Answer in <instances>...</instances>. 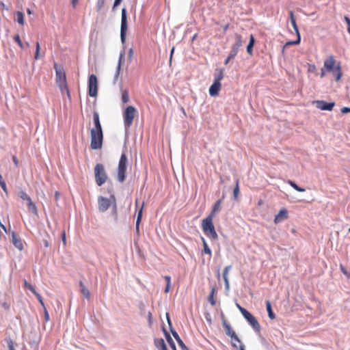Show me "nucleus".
Returning <instances> with one entry per match:
<instances>
[{"mask_svg": "<svg viewBox=\"0 0 350 350\" xmlns=\"http://www.w3.org/2000/svg\"><path fill=\"white\" fill-rule=\"evenodd\" d=\"M202 243H203V251H202V252L204 253V254H208L209 256H211V254H212L211 250L209 248V247H208L206 240L204 239V238L202 237Z\"/></svg>", "mask_w": 350, "mask_h": 350, "instance_id": "nucleus-30", "label": "nucleus"}, {"mask_svg": "<svg viewBox=\"0 0 350 350\" xmlns=\"http://www.w3.org/2000/svg\"><path fill=\"white\" fill-rule=\"evenodd\" d=\"M111 205V200L107 198L100 197L98 198V208L100 211H107Z\"/></svg>", "mask_w": 350, "mask_h": 350, "instance_id": "nucleus-13", "label": "nucleus"}, {"mask_svg": "<svg viewBox=\"0 0 350 350\" xmlns=\"http://www.w3.org/2000/svg\"><path fill=\"white\" fill-rule=\"evenodd\" d=\"M266 308H267V311L268 312L269 317L271 319H272V320L275 319V314L273 313V312L272 310L271 304V302L269 301H266Z\"/></svg>", "mask_w": 350, "mask_h": 350, "instance_id": "nucleus-27", "label": "nucleus"}, {"mask_svg": "<svg viewBox=\"0 0 350 350\" xmlns=\"http://www.w3.org/2000/svg\"><path fill=\"white\" fill-rule=\"evenodd\" d=\"M170 287H171V284H166V286H165V288L164 290V292L165 293H168L170 289Z\"/></svg>", "mask_w": 350, "mask_h": 350, "instance_id": "nucleus-55", "label": "nucleus"}, {"mask_svg": "<svg viewBox=\"0 0 350 350\" xmlns=\"http://www.w3.org/2000/svg\"><path fill=\"white\" fill-rule=\"evenodd\" d=\"M0 185H1V188L3 189V190L5 193H7L8 191H7L6 184H5V181L3 180L2 176L1 174H0Z\"/></svg>", "mask_w": 350, "mask_h": 350, "instance_id": "nucleus-45", "label": "nucleus"}, {"mask_svg": "<svg viewBox=\"0 0 350 350\" xmlns=\"http://www.w3.org/2000/svg\"><path fill=\"white\" fill-rule=\"evenodd\" d=\"M34 295H36V297H37V299H38L39 301L42 300V298L41 295L39 293L36 292V293H34Z\"/></svg>", "mask_w": 350, "mask_h": 350, "instance_id": "nucleus-61", "label": "nucleus"}, {"mask_svg": "<svg viewBox=\"0 0 350 350\" xmlns=\"http://www.w3.org/2000/svg\"><path fill=\"white\" fill-rule=\"evenodd\" d=\"M345 21L347 25V31L350 34V18L348 16H345Z\"/></svg>", "mask_w": 350, "mask_h": 350, "instance_id": "nucleus-49", "label": "nucleus"}, {"mask_svg": "<svg viewBox=\"0 0 350 350\" xmlns=\"http://www.w3.org/2000/svg\"><path fill=\"white\" fill-rule=\"evenodd\" d=\"M25 287L29 289L33 294L36 293V291L32 286V285L27 282L26 280H24Z\"/></svg>", "mask_w": 350, "mask_h": 350, "instance_id": "nucleus-44", "label": "nucleus"}, {"mask_svg": "<svg viewBox=\"0 0 350 350\" xmlns=\"http://www.w3.org/2000/svg\"><path fill=\"white\" fill-rule=\"evenodd\" d=\"M228 27H229V25H228V24L226 25L224 27V28H223L224 31V32H225V31H227V29H228Z\"/></svg>", "mask_w": 350, "mask_h": 350, "instance_id": "nucleus-63", "label": "nucleus"}, {"mask_svg": "<svg viewBox=\"0 0 350 350\" xmlns=\"http://www.w3.org/2000/svg\"><path fill=\"white\" fill-rule=\"evenodd\" d=\"M326 72H327L325 69L324 68V66L321 69V74H320V76L321 78H323L325 75H326Z\"/></svg>", "mask_w": 350, "mask_h": 350, "instance_id": "nucleus-51", "label": "nucleus"}, {"mask_svg": "<svg viewBox=\"0 0 350 350\" xmlns=\"http://www.w3.org/2000/svg\"><path fill=\"white\" fill-rule=\"evenodd\" d=\"M127 157L124 152L121 154L118 167V180L122 183L125 180L126 171Z\"/></svg>", "mask_w": 350, "mask_h": 350, "instance_id": "nucleus-7", "label": "nucleus"}, {"mask_svg": "<svg viewBox=\"0 0 350 350\" xmlns=\"http://www.w3.org/2000/svg\"><path fill=\"white\" fill-rule=\"evenodd\" d=\"M121 58H122V56H120V59H119V62H118V66H117V70H116V77L117 78L120 74V68H121Z\"/></svg>", "mask_w": 350, "mask_h": 350, "instance_id": "nucleus-48", "label": "nucleus"}, {"mask_svg": "<svg viewBox=\"0 0 350 350\" xmlns=\"http://www.w3.org/2000/svg\"><path fill=\"white\" fill-rule=\"evenodd\" d=\"M144 206V203H143L141 208L139 209V211H138V213H137V217L136 225H135V231L138 235L139 234V224H140L142 217V211H143Z\"/></svg>", "mask_w": 350, "mask_h": 350, "instance_id": "nucleus-21", "label": "nucleus"}, {"mask_svg": "<svg viewBox=\"0 0 350 350\" xmlns=\"http://www.w3.org/2000/svg\"><path fill=\"white\" fill-rule=\"evenodd\" d=\"M122 0H115L113 5V10H114L118 5H120Z\"/></svg>", "mask_w": 350, "mask_h": 350, "instance_id": "nucleus-53", "label": "nucleus"}, {"mask_svg": "<svg viewBox=\"0 0 350 350\" xmlns=\"http://www.w3.org/2000/svg\"><path fill=\"white\" fill-rule=\"evenodd\" d=\"M91 143L90 146L92 149L98 150L102 148L103 135V131H90Z\"/></svg>", "mask_w": 350, "mask_h": 350, "instance_id": "nucleus-6", "label": "nucleus"}, {"mask_svg": "<svg viewBox=\"0 0 350 350\" xmlns=\"http://www.w3.org/2000/svg\"><path fill=\"white\" fill-rule=\"evenodd\" d=\"M129 59L130 60H131V59L133 58V49L132 48H131L129 50Z\"/></svg>", "mask_w": 350, "mask_h": 350, "instance_id": "nucleus-52", "label": "nucleus"}, {"mask_svg": "<svg viewBox=\"0 0 350 350\" xmlns=\"http://www.w3.org/2000/svg\"><path fill=\"white\" fill-rule=\"evenodd\" d=\"M340 269L348 278H350V273L347 271L342 264L340 265Z\"/></svg>", "mask_w": 350, "mask_h": 350, "instance_id": "nucleus-46", "label": "nucleus"}, {"mask_svg": "<svg viewBox=\"0 0 350 350\" xmlns=\"http://www.w3.org/2000/svg\"><path fill=\"white\" fill-rule=\"evenodd\" d=\"M236 185L233 190V197L235 200H237L239 195V180L237 178L236 180Z\"/></svg>", "mask_w": 350, "mask_h": 350, "instance_id": "nucleus-31", "label": "nucleus"}, {"mask_svg": "<svg viewBox=\"0 0 350 350\" xmlns=\"http://www.w3.org/2000/svg\"><path fill=\"white\" fill-rule=\"evenodd\" d=\"M14 20L18 22L20 25H24L25 20H24V14L21 12H16L14 14Z\"/></svg>", "mask_w": 350, "mask_h": 350, "instance_id": "nucleus-24", "label": "nucleus"}, {"mask_svg": "<svg viewBox=\"0 0 350 350\" xmlns=\"http://www.w3.org/2000/svg\"><path fill=\"white\" fill-rule=\"evenodd\" d=\"M231 267H232L231 265L226 266L224 268V272H223V278H224V280L225 282V286H226V288H229V281H228V272L230 270Z\"/></svg>", "mask_w": 350, "mask_h": 350, "instance_id": "nucleus-23", "label": "nucleus"}, {"mask_svg": "<svg viewBox=\"0 0 350 350\" xmlns=\"http://www.w3.org/2000/svg\"><path fill=\"white\" fill-rule=\"evenodd\" d=\"M237 306L242 314H243V311L247 310L244 308L241 307L239 304H237Z\"/></svg>", "mask_w": 350, "mask_h": 350, "instance_id": "nucleus-57", "label": "nucleus"}, {"mask_svg": "<svg viewBox=\"0 0 350 350\" xmlns=\"http://www.w3.org/2000/svg\"><path fill=\"white\" fill-rule=\"evenodd\" d=\"M288 184H289L294 189H295L296 191H299V192H304L305 191V189L304 188H301L300 187H299L295 183H294L293 181L291 180H288L287 181Z\"/></svg>", "mask_w": 350, "mask_h": 350, "instance_id": "nucleus-36", "label": "nucleus"}, {"mask_svg": "<svg viewBox=\"0 0 350 350\" xmlns=\"http://www.w3.org/2000/svg\"><path fill=\"white\" fill-rule=\"evenodd\" d=\"M172 335L177 341L179 347L182 349V350H189L187 347L185 345L183 341L181 340V338L179 337L178 334L175 331H172Z\"/></svg>", "mask_w": 350, "mask_h": 350, "instance_id": "nucleus-20", "label": "nucleus"}, {"mask_svg": "<svg viewBox=\"0 0 350 350\" xmlns=\"http://www.w3.org/2000/svg\"><path fill=\"white\" fill-rule=\"evenodd\" d=\"M288 212L285 208H281L279 213L275 216L274 223L278 224L284 219L288 218Z\"/></svg>", "mask_w": 350, "mask_h": 350, "instance_id": "nucleus-14", "label": "nucleus"}, {"mask_svg": "<svg viewBox=\"0 0 350 350\" xmlns=\"http://www.w3.org/2000/svg\"><path fill=\"white\" fill-rule=\"evenodd\" d=\"M8 346L9 350H16L14 348V344L12 340L9 339L8 340Z\"/></svg>", "mask_w": 350, "mask_h": 350, "instance_id": "nucleus-47", "label": "nucleus"}, {"mask_svg": "<svg viewBox=\"0 0 350 350\" xmlns=\"http://www.w3.org/2000/svg\"><path fill=\"white\" fill-rule=\"evenodd\" d=\"M214 293H215V288H213L212 290H211V294L210 295L208 296V301L211 303V304L212 306H215V301L214 299Z\"/></svg>", "mask_w": 350, "mask_h": 350, "instance_id": "nucleus-40", "label": "nucleus"}, {"mask_svg": "<svg viewBox=\"0 0 350 350\" xmlns=\"http://www.w3.org/2000/svg\"><path fill=\"white\" fill-rule=\"evenodd\" d=\"M93 122L94 126L91 130L94 131H103L102 126L100 124V119H99V114L96 111H94L93 113Z\"/></svg>", "mask_w": 350, "mask_h": 350, "instance_id": "nucleus-16", "label": "nucleus"}, {"mask_svg": "<svg viewBox=\"0 0 350 350\" xmlns=\"http://www.w3.org/2000/svg\"><path fill=\"white\" fill-rule=\"evenodd\" d=\"M224 327L226 334L231 338L232 341H236V342L240 343V345L241 344V342L240 339L239 338V337L237 336V335L236 334L235 332L232 329L231 326L228 323H227L226 321L224 322ZM232 345L234 347H237L236 343L234 342H232Z\"/></svg>", "mask_w": 350, "mask_h": 350, "instance_id": "nucleus-11", "label": "nucleus"}, {"mask_svg": "<svg viewBox=\"0 0 350 350\" xmlns=\"http://www.w3.org/2000/svg\"><path fill=\"white\" fill-rule=\"evenodd\" d=\"M121 100L124 104L127 103L129 101V91L127 90H121Z\"/></svg>", "mask_w": 350, "mask_h": 350, "instance_id": "nucleus-28", "label": "nucleus"}, {"mask_svg": "<svg viewBox=\"0 0 350 350\" xmlns=\"http://www.w3.org/2000/svg\"><path fill=\"white\" fill-rule=\"evenodd\" d=\"M44 317H45V319L46 321H48L49 319V314H48V312L46 309V308H44Z\"/></svg>", "mask_w": 350, "mask_h": 350, "instance_id": "nucleus-59", "label": "nucleus"}, {"mask_svg": "<svg viewBox=\"0 0 350 350\" xmlns=\"http://www.w3.org/2000/svg\"><path fill=\"white\" fill-rule=\"evenodd\" d=\"M315 103L318 109L324 111H332L335 105L334 102L327 103L324 100H317Z\"/></svg>", "mask_w": 350, "mask_h": 350, "instance_id": "nucleus-12", "label": "nucleus"}, {"mask_svg": "<svg viewBox=\"0 0 350 350\" xmlns=\"http://www.w3.org/2000/svg\"><path fill=\"white\" fill-rule=\"evenodd\" d=\"M164 278H165V281H166V284H171V278H170V276H169V275H165V276L164 277Z\"/></svg>", "mask_w": 350, "mask_h": 350, "instance_id": "nucleus-54", "label": "nucleus"}, {"mask_svg": "<svg viewBox=\"0 0 350 350\" xmlns=\"http://www.w3.org/2000/svg\"><path fill=\"white\" fill-rule=\"evenodd\" d=\"M127 31V18L126 10L123 8L122 10V18H121V27H120V38L122 42H124L126 38V33Z\"/></svg>", "mask_w": 350, "mask_h": 350, "instance_id": "nucleus-10", "label": "nucleus"}, {"mask_svg": "<svg viewBox=\"0 0 350 350\" xmlns=\"http://www.w3.org/2000/svg\"><path fill=\"white\" fill-rule=\"evenodd\" d=\"M221 200H218L214 204L211 212L208 215V216H211L212 217H215L216 213L219 212L221 209Z\"/></svg>", "mask_w": 350, "mask_h": 350, "instance_id": "nucleus-18", "label": "nucleus"}, {"mask_svg": "<svg viewBox=\"0 0 350 350\" xmlns=\"http://www.w3.org/2000/svg\"><path fill=\"white\" fill-rule=\"evenodd\" d=\"M289 14H290V18H291V25L295 30V31L296 32V34L297 36H299L300 35L299 34V29H298V27H297V25L296 24V21H295V18L294 17V14H293V11H290L289 12Z\"/></svg>", "mask_w": 350, "mask_h": 350, "instance_id": "nucleus-25", "label": "nucleus"}, {"mask_svg": "<svg viewBox=\"0 0 350 350\" xmlns=\"http://www.w3.org/2000/svg\"><path fill=\"white\" fill-rule=\"evenodd\" d=\"M254 42H255V39H254V37L252 34L250 35V42H249V44L247 46V52L248 53V54H250V55H252V48L254 45Z\"/></svg>", "mask_w": 350, "mask_h": 350, "instance_id": "nucleus-26", "label": "nucleus"}, {"mask_svg": "<svg viewBox=\"0 0 350 350\" xmlns=\"http://www.w3.org/2000/svg\"><path fill=\"white\" fill-rule=\"evenodd\" d=\"M106 0H97L96 2V11L98 12H100L102 8L104 7Z\"/></svg>", "mask_w": 350, "mask_h": 350, "instance_id": "nucleus-37", "label": "nucleus"}, {"mask_svg": "<svg viewBox=\"0 0 350 350\" xmlns=\"http://www.w3.org/2000/svg\"><path fill=\"white\" fill-rule=\"evenodd\" d=\"M12 242L14 245L18 250H22L23 249V245L21 239L18 238L14 232L12 234Z\"/></svg>", "mask_w": 350, "mask_h": 350, "instance_id": "nucleus-17", "label": "nucleus"}, {"mask_svg": "<svg viewBox=\"0 0 350 350\" xmlns=\"http://www.w3.org/2000/svg\"><path fill=\"white\" fill-rule=\"evenodd\" d=\"M79 0H71V5L75 8L78 3Z\"/></svg>", "mask_w": 350, "mask_h": 350, "instance_id": "nucleus-58", "label": "nucleus"}, {"mask_svg": "<svg viewBox=\"0 0 350 350\" xmlns=\"http://www.w3.org/2000/svg\"><path fill=\"white\" fill-rule=\"evenodd\" d=\"M137 113L136 108L132 105L128 106L123 111V119L124 127L129 129L133 124V120Z\"/></svg>", "mask_w": 350, "mask_h": 350, "instance_id": "nucleus-4", "label": "nucleus"}, {"mask_svg": "<svg viewBox=\"0 0 350 350\" xmlns=\"http://www.w3.org/2000/svg\"><path fill=\"white\" fill-rule=\"evenodd\" d=\"M238 51H239V49L237 47L232 46L231 50L229 53L230 58L234 57L237 55Z\"/></svg>", "mask_w": 350, "mask_h": 350, "instance_id": "nucleus-42", "label": "nucleus"}, {"mask_svg": "<svg viewBox=\"0 0 350 350\" xmlns=\"http://www.w3.org/2000/svg\"><path fill=\"white\" fill-rule=\"evenodd\" d=\"M288 184H289L294 189H295L296 191H299V192H304L305 191V189L304 188H301L300 187H299L295 183H294L293 181L291 180H288L287 181Z\"/></svg>", "mask_w": 350, "mask_h": 350, "instance_id": "nucleus-35", "label": "nucleus"}, {"mask_svg": "<svg viewBox=\"0 0 350 350\" xmlns=\"http://www.w3.org/2000/svg\"><path fill=\"white\" fill-rule=\"evenodd\" d=\"M243 316L256 332H260V325L256 319L247 310L243 311Z\"/></svg>", "mask_w": 350, "mask_h": 350, "instance_id": "nucleus-9", "label": "nucleus"}, {"mask_svg": "<svg viewBox=\"0 0 350 350\" xmlns=\"http://www.w3.org/2000/svg\"><path fill=\"white\" fill-rule=\"evenodd\" d=\"M40 43L38 42H36V52H35V55H34V59H40Z\"/></svg>", "mask_w": 350, "mask_h": 350, "instance_id": "nucleus-39", "label": "nucleus"}, {"mask_svg": "<svg viewBox=\"0 0 350 350\" xmlns=\"http://www.w3.org/2000/svg\"><path fill=\"white\" fill-rule=\"evenodd\" d=\"M231 59L232 58H230V55H228V57L225 59L224 64L227 65Z\"/></svg>", "mask_w": 350, "mask_h": 350, "instance_id": "nucleus-62", "label": "nucleus"}, {"mask_svg": "<svg viewBox=\"0 0 350 350\" xmlns=\"http://www.w3.org/2000/svg\"><path fill=\"white\" fill-rule=\"evenodd\" d=\"M324 68L327 72H331L336 81L342 77V68L340 62H336L334 55H329L324 61Z\"/></svg>", "mask_w": 350, "mask_h": 350, "instance_id": "nucleus-1", "label": "nucleus"}, {"mask_svg": "<svg viewBox=\"0 0 350 350\" xmlns=\"http://www.w3.org/2000/svg\"><path fill=\"white\" fill-rule=\"evenodd\" d=\"M18 196L23 200H27L31 199V198L23 191H21L18 192Z\"/></svg>", "mask_w": 350, "mask_h": 350, "instance_id": "nucleus-41", "label": "nucleus"}, {"mask_svg": "<svg viewBox=\"0 0 350 350\" xmlns=\"http://www.w3.org/2000/svg\"><path fill=\"white\" fill-rule=\"evenodd\" d=\"M28 208L29 211H31L33 213L37 214L38 209L36 206V204L32 202L31 199L29 200L28 201Z\"/></svg>", "mask_w": 350, "mask_h": 350, "instance_id": "nucleus-32", "label": "nucleus"}, {"mask_svg": "<svg viewBox=\"0 0 350 350\" xmlns=\"http://www.w3.org/2000/svg\"><path fill=\"white\" fill-rule=\"evenodd\" d=\"M239 350H245L244 345L243 344L239 345Z\"/></svg>", "mask_w": 350, "mask_h": 350, "instance_id": "nucleus-64", "label": "nucleus"}, {"mask_svg": "<svg viewBox=\"0 0 350 350\" xmlns=\"http://www.w3.org/2000/svg\"><path fill=\"white\" fill-rule=\"evenodd\" d=\"M174 51V47H173L172 49V50H171L170 57V64L172 63V56H173Z\"/></svg>", "mask_w": 350, "mask_h": 350, "instance_id": "nucleus-60", "label": "nucleus"}, {"mask_svg": "<svg viewBox=\"0 0 350 350\" xmlns=\"http://www.w3.org/2000/svg\"><path fill=\"white\" fill-rule=\"evenodd\" d=\"M155 347L159 350H167L165 341L163 338H155L154 340Z\"/></svg>", "mask_w": 350, "mask_h": 350, "instance_id": "nucleus-19", "label": "nucleus"}, {"mask_svg": "<svg viewBox=\"0 0 350 350\" xmlns=\"http://www.w3.org/2000/svg\"><path fill=\"white\" fill-rule=\"evenodd\" d=\"M235 38L236 42L232 46L239 49V48L242 46V37L240 34H236Z\"/></svg>", "mask_w": 350, "mask_h": 350, "instance_id": "nucleus-34", "label": "nucleus"}, {"mask_svg": "<svg viewBox=\"0 0 350 350\" xmlns=\"http://www.w3.org/2000/svg\"><path fill=\"white\" fill-rule=\"evenodd\" d=\"M340 111L342 113H350V107H344L341 109Z\"/></svg>", "mask_w": 350, "mask_h": 350, "instance_id": "nucleus-50", "label": "nucleus"}, {"mask_svg": "<svg viewBox=\"0 0 350 350\" xmlns=\"http://www.w3.org/2000/svg\"><path fill=\"white\" fill-rule=\"evenodd\" d=\"M79 285H80V287H81V293L84 295V297L86 299H88L90 298V291H89V290L84 285V284L82 282H80Z\"/></svg>", "mask_w": 350, "mask_h": 350, "instance_id": "nucleus-29", "label": "nucleus"}, {"mask_svg": "<svg viewBox=\"0 0 350 350\" xmlns=\"http://www.w3.org/2000/svg\"><path fill=\"white\" fill-rule=\"evenodd\" d=\"M213 218L211 216H207L202 220V228L206 236L213 240H217L218 235L216 232L214 224Z\"/></svg>", "mask_w": 350, "mask_h": 350, "instance_id": "nucleus-2", "label": "nucleus"}, {"mask_svg": "<svg viewBox=\"0 0 350 350\" xmlns=\"http://www.w3.org/2000/svg\"><path fill=\"white\" fill-rule=\"evenodd\" d=\"M13 39L18 44L19 47L21 49H24V45H23L18 34L14 35L13 37Z\"/></svg>", "mask_w": 350, "mask_h": 350, "instance_id": "nucleus-38", "label": "nucleus"}, {"mask_svg": "<svg viewBox=\"0 0 350 350\" xmlns=\"http://www.w3.org/2000/svg\"><path fill=\"white\" fill-rule=\"evenodd\" d=\"M12 160H13V161H14V163L15 165L17 167V166H18V160L17 157H16V156H14V157H12Z\"/></svg>", "mask_w": 350, "mask_h": 350, "instance_id": "nucleus-56", "label": "nucleus"}, {"mask_svg": "<svg viewBox=\"0 0 350 350\" xmlns=\"http://www.w3.org/2000/svg\"><path fill=\"white\" fill-rule=\"evenodd\" d=\"M98 92V80L95 75H90L88 79V94L91 97H95Z\"/></svg>", "mask_w": 350, "mask_h": 350, "instance_id": "nucleus-8", "label": "nucleus"}, {"mask_svg": "<svg viewBox=\"0 0 350 350\" xmlns=\"http://www.w3.org/2000/svg\"><path fill=\"white\" fill-rule=\"evenodd\" d=\"M55 81L61 92H66L68 96H70L69 90L67 85L66 73L63 69L59 68L57 64H55Z\"/></svg>", "mask_w": 350, "mask_h": 350, "instance_id": "nucleus-3", "label": "nucleus"}, {"mask_svg": "<svg viewBox=\"0 0 350 350\" xmlns=\"http://www.w3.org/2000/svg\"><path fill=\"white\" fill-rule=\"evenodd\" d=\"M94 176L96 184L98 186L103 185L107 179L105 167L101 163H97L94 167Z\"/></svg>", "mask_w": 350, "mask_h": 350, "instance_id": "nucleus-5", "label": "nucleus"}, {"mask_svg": "<svg viewBox=\"0 0 350 350\" xmlns=\"http://www.w3.org/2000/svg\"><path fill=\"white\" fill-rule=\"evenodd\" d=\"M224 68H217L215 72L214 82L221 83V79L224 78Z\"/></svg>", "mask_w": 350, "mask_h": 350, "instance_id": "nucleus-22", "label": "nucleus"}, {"mask_svg": "<svg viewBox=\"0 0 350 350\" xmlns=\"http://www.w3.org/2000/svg\"><path fill=\"white\" fill-rule=\"evenodd\" d=\"M300 41H301V38H300V35H299V36H297V39L296 40L287 42L285 44L284 47H286V46H289V45L298 44L300 43Z\"/></svg>", "mask_w": 350, "mask_h": 350, "instance_id": "nucleus-43", "label": "nucleus"}, {"mask_svg": "<svg viewBox=\"0 0 350 350\" xmlns=\"http://www.w3.org/2000/svg\"><path fill=\"white\" fill-rule=\"evenodd\" d=\"M221 88V83L213 82V83L209 88V94L211 96H216L219 94V92Z\"/></svg>", "mask_w": 350, "mask_h": 350, "instance_id": "nucleus-15", "label": "nucleus"}, {"mask_svg": "<svg viewBox=\"0 0 350 350\" xmlns=\"http://www.w3.org/2000/svg\"><path fill=\"white\" fill-rule=\"evenodd\" d=\"M165 337H166L167 341L169 343V345L171 347V348L173 350H176V345H175L172 338L170 336V334L167 332H165Z\"/></svg>", "mask_w": 350, "mask_h": 350, "instance_id": "nucleus-33", "label": "nucleus"}]
</instances>
